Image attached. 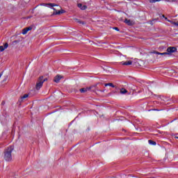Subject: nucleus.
Wrapping results in <instances>:
<instances>
[{
	"label": "nucleus",
	"instance_id": "obj_1",
	"mask_svg": "<svg viewBox=\"0 0 178 178\" xmlns=\"http://www.w3.org/2000/svg\"><path fill=\"white\" fill-rule=\"evenodd\" d=\"M13 147L10 146L5 150L3 158L7 162L12 161V152H13Z\"/></svg>",
	"mask_w": 178,
	"mask_h": 178
},
{
	"label": "nucleus",
	"instance_id": "obj_2",
	"mask_svg": "<svg viewBox=\"0 0 178 178\" xmlns=\"http://www.w3.org/2000/svg\"><path fill=\"white\" fill-rule=\"evenodd\" d=\"M176 47H170L167 49V52L159 53L158 51H154L153 54H155L156 55H161L162 56H165L166 55H170V54H173V52H176Z\"/></svg>",
	"mask_w": 178,
	"mask_h": 178
},
{
	"label": "nucleus",
	"instance_id": "obj_3",
	"mask_svg": "<svg viewBox=\"0 0 178 178\" xmlns=\"http://www.w3.org/2000/svg\"><path fill=\"white\" fill-rule=\"evenodd\" d=\"M45 81V79H42V77L39 78L38 82L36 83L35 88L36 90H40L41 87H42V85L44 84Z\"/></svg>",
	"mask_w": 178,
	"mask_h": 178
},
{
	"label": "nucleus",
	"instance_id": "obj_4",
	"mask_svg": "<svg viewBox=\"0 0 178 178\" xmlns=\"http://www.w3.org/2000/svg\"><path fill=\"white\" fill-rule=\"evenodd\" d=\"M54 7L55 6L52 7L53 10H54V15H62V13H65V10H59L60 9V7H59V6H56V8H56Z\"/></svg>",
	"mask_w": 178,
	"mask_h": 178
},
{
	"label": "nucleus",
	"instance_id": "obj_5",
	"mask_svg": "<svg viewBox=\"0 0 178 178\" xmlns=\"http://www.w3.org/2000/svg\"><path fill=\"white\" fill-rule=\"evenodd\" d=\"M31 30H33V27H31V26L25 28L22 30V34L24 35L27 34V33H29V31H30Z\"/></svg>",
	"mask_w": 178,
	"mask_h": 178
},
{
	"label": "nucleus",
	"instance_id": "obj_6",
	"mask_svg": "<svg viewBox=\"0 0 178 178\" xmlns=\"http://www.w3.org/2000/svg\"><path fill=\"white\" fill-rule=\"evenodd\" d=\"M42 6H47V8H54V6H58V5L55 3H43L41 4Z\"/></svg>",
	"mask_w": 178,
	"mask_h": 178
},
{
	"label": "nucleus",
	"instance_id": "obj_7",
	"mask_svg": "<svg viewBox=\"0 0 178 178\" xmlns=\"http://www.w3.org/2000/svg\"><path fill=\"white\" fill-rule=\"evenodd\" d=\"M124 23H126V24H128V26H133V24H134V21L131 19H125Z\"/></svg>",
	"mask_w": 178,
	"mask_h": 178
},
{
	"label": "nucleus",
	"instance_id": "obj_8",
	"mask_svg": "<svg viewBox=\"0 0 178 178\" xmlns=\"http://www.w3.org/2000/svg\"><path fill=\"white\" fill-rule=\"evenodd\" d=\"M78 8H79L80 9H81V10H86V9H87V6L83 5V4H81V3H79V4H78Z\"/></svg>",
	"mask_w": 178,
	"mask_h": 178
},
{
	"label": "nucleus",
	"instance_id": "obj_9",
	"mask_svg": "<svg viewBox=\"0 0 178 178\" xmlns=\"http://www.w3.org/2000/svg\"><path fill=\"white\" fill-rule=\"evenodd\" d=\"M8 43H6L4 46H0V52H3V51L6 50V48H8Z\"/></svg>",
	"mask_w": 178,
	"mask_h": 178
},
{
	"label": "nucleus",
	"instance_id": "obj_10",
	"mask_svg": "<svg viewBox=\"0 0 178 178\" xmlns=\"http://www.w3.org/2000/svg\"><path fill=\"white\" fill-rule=\"evenodd\" d=\"M61 79H62V76H60V75L56 76L54 78L55 83H59V81H60Z\"/></svg>",
	"mask_w": 178,
	"mask_h": 178
},
{
	"label": "nucleus",
	"instance_id": "obj_11",
	"mask_svg": "<svg viewBox=\"0 0 178 178\" xmlns=\"http://www.w3.org/2000/svg\"><path fill=\"white\" fill-rule=\"evenodd\" d=\"M120 63H121V65H123L124 66H129L130 65H132L133 62L129 60V61H127V62H121Z\"/></svg>",
	"mask_w": 178,
	"mask_h": 178
},
{
	"label": "nucleus",
	"instance_id": "obj_12",
	"mask_svg": "<svg viewBox=\"0 0 178 178\" xmlns=\"http://www.w3.org/2000/svg\"><path fill=\"white\" fill-rule=\"evenodd\" d=\"M90 90H91V87L81 88L80 91L81 92H87V91H90Z\"/></svg>",
	"mask_w": 178,
	"mask_h": 178
},
{
	"label": "nucleus",
	"instance_id": "obj_13",
	"mask_svg": "<svg viewBox=\"0 0 178 178\" xmlns=\"http://www.w3.org/2000/svg\"><path fill=\"white\" fill-rule=\"evenodd\" d=\"M29 97V95L26 94V95H24L19 99V102H23V101H24V99H26V98H28Z\"/></svg>",
	"mask_w": 178,
	"mask_h": 178
},
{
	"label": "nucleus",
	"instance_id": "obj_14",
	"mask_svg": "<svg viewBox=\"0 0 178 178\" xmlns=\"http://www.w3.org/2000/svg\"><path fill=\"white\" fill-rule=\"evenodd\" d=\"M120 94H122V95L127 94V90H126L124 88H121L120 89Z\"/></svg>",
	"mask_w": 178,
	"mask_h": 178
},
{
	"label": "nucleus",
	"instance_id": "obj_15",
	"mask_svg": "<svg viewBox=\"0 0 178 178\" xmlns=\"http://www.w3.org/2000/svg\"><path fill=\"white\" fill-rule=\"evenodd\" d=\"M104 86H105V87H108V86H109V87L115 88V86H113V83H105Z\"/></svg>",
	"mask_w": 178,
	"mask_h": 178
},
{
	"label": "nucleus",
	"instance_id": "obj_16",
	"mask_svg": "<svg viewBox=\"0 0 178 178\" xmlns=\"http://www.w3.org/2000/svg\"><path fill=\"white\" fill-rule=\"evenodd\" d=\"M148 143H149V144H150V145H156V143L154 141H152L151 140H149Z\"/></svg>",
	"mask_w": 178,
	"mask_h": 178
},
{
	"label": "nucleus",
	"instance_id": "obj_17",
	"mask_svg": "<svg viewBox=\"0 0 178 178\" xmlns=\"http://www.w3.org/2000/svg\"><path fill=\"white\" fill-rule=\"evenodd\" d=\"M159 1H161V0H150V2H151L152 3H155V2H159Z\"/></svg>",
	"mask_w": 178,
	"mask_h": 178
},
{
	"label": "nucleus",
	"instance_id": "obj_18",
	"mask_svg": "<svg viewBox=\"0 0 178 178\" xmlns=\"http://www.w3.org/2000/svg\"><path fill=\"white\" fill-rule=\"evenodd\" d=\"M168 22H169L170 23H171V24H175L174 23H176L175 22L171 21L168 19Z\"/></svg>",
	"mask_w": 178,
	"mask_h": 178
},
{
	"label": "nucleus",
	"instance_id": "obj_19",
	"mask_svg": "<svg viewBox=\"0 0 178 178\" xmlns=\"http://www.w3.org/2000/svg\"><path fill=\"white\" fill-rule=\"evenodd\" d=\"M174 138H178V134H175V135L174 136Z\"/></svg>",
	"mask_w": 178,
	"mask_h": 178
},
{
	"label": "nucleus",
	"instance_id": "obj_20",
	"mask_svg": "<svg viewBox=\"0 0 178 178\" xmlns=\"http://www.w3.org/2000/svg\"><path fill=\"white\" fill-rule=\"evenodd\" d=\"M115 30H116L117 31H119V29H118L117 27L114 28Z\"/></svg>",
	"mask_w": 178,
	"mask_h": 178
},
{
	"label": "nucleus",
	"instance_id": "obj_21",
	"mask_svg": "<svg viewBox=\"0 0 178 178\" xmlns=\"http://www.w3.org/2000/svg\"><path fill=\"white\" fill-rule=\"evenodd\" d=\"M1 77H2V74H0V79H1Z\"/></svg>",
	"mask_w": 178,
	"mask_h": 178
},
{
	"label": "nucleus",
	"instance_id": "obj_22",
	"mask_svg": "<svg viewBox=\"0 0 178 178\" xmlns=\"http://www.w3.org/2000/svg\"><path fill=\"white\" fill-rule=\"evenodd\" d=\"M78 22L81 23V22L79 21Z\"/></svg>",
	"mask_w": 178,
	"mask_h": 178
},
{
	"label": "nucleus",
	"instance_id": "obj_23",
	"mask_svg": "<svg viewBox=\"0 0 178 178\" xmlns=\"http://www.w3.org/2000/svg\"><path fill=\"white\" fill-rule=\"evenodd\" d=\"M82 24H84V22H82Z\"/></svg>",
	"mask_w": 178,
	"mask_h": 178
}]
</instances>
